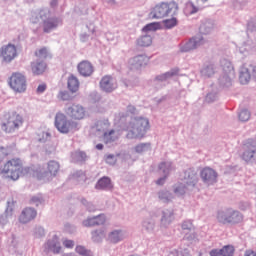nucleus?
<instances>
[{
  "label": "nucleus",
  "mask_w": 256,
  "mask_h": 256,
  "mask_svg": "<svg viewBox=\"0 0 256 256\" xmlns=\"http://www.w3.org/2000/svg\"><path fill=\"white\" fill-rule=\"evenodd\" d=\"M32 171L30 167H23V161L20 158H12L6 161L1 174L12 181H17L21 175H30Z\"/></svg>",
  "instance_id": "f257e3e1"
},
{
  "label": "nucleus",
  "mask_w": 256,
  "mask_h": 256,
  "mask_svg": "<svg viewBox=\"0 0 256 256\" xmlns=\"http://www.w3.org/2000/svg\"><path fill=\"white\" fill-rule=\"evenodd\" d=\"M151 129L149 119L145 117H136L128 125V139H143L147 131Z\"/></svg>",
  "instance_id": "f03ea898"
},
{
  "label": "nucleus",
  "mask_w": 256,
  "mask_h": 256,
  "mask_svg": "<svg viewBox=\"0 0 256 256\" xmlns=\"http://www.w3.org/2000/svg\"><path fill=\"white\" fill-rule=\"evenodd\" d=\"M24 122L23 116L17 111H9L2 117L1 128L5 133H15V131H19L23 127Z\"/></svg>",
  "instance_id": "7ed1b4c3"
},
{
  "label": "nucleus",
  "mask_w": 256,
  "mask_h": 256,
  "mask_svg": "<svg viewBox=\"0 0 256 256\" xmlns=\"http://www.w3.org/2000/svg\"><path fill=\"white\" fill-rule=\"evenodd\" d=\"M177 11H179V4H177V2H160L152 8L149 17L150 19H163V17L175 15Z\"/></svg>",
  "instance_id": "20e7f679"
},
{
  "label": "nucleus",
  "mask_w": 256,
  "mask_h": 256,
  "mask_svg": "<svg viewBox=\"0 0 256 256\" xmlns=\"http://www.w3.org/2000/svg\"><path fill=\"white\" fill-rule=\"evenodd\" d=\"M216 219L220 225H238V223H243V214L239 210L227 208L218 211Z\"/></svg>",
  "instance_id": "39448f33"
},
{
  "label": "nucleus",
  "mask_w": 256,
  "mask_h": 256,
  "mask_svg": "<svg viewBox=\"0 0 256 256\" xmlns=\"http://www.w3.org/2000/svg\"><path fill=\"white\" fill-rule=\"evenodd\" d=\"M55 127L60 133H70V131H79V123L67 119V115L58 112L55 116Z\"/></svg>",
  "instance_id": "423d86ee"
},
{
  "label": "nucleus",
  "mask_w": 256,
  "mask_h": 256,
  "mask_svg": "<svg viewBox=\"0 0 256 256\" xmlns=\"http://www.w3.org/2000/svg\"><path fill=\"white\" fill-rule=\"evenodd\" d=\"M8 85L15 93L27 91V77L20 72H14L9 78Z\"/></svg>",
  "instance_id": "0eeeda50"
},
{
  "label": "nucleus",
  "mask_w": 256,
  "mask_h": 256,
  "mask_svg": "<svg viewBox=\"0 0 256 256\" xmlns=\"http://www.w3.org/2000/svg\"><path fill=\"white\" fill-rule=\"evenodd\" d=\"M59 169H61L59 162L52 160L48 162L46 170L43 171L39 169L36 172H34L33 176L37 177V179L57 177V173H59Z\"/></svg>",
  "instance_id": "6e6552de"
},
{
  "label": "nucleus",
  "mask_w": 256,
  "mask_h": 256,
  "mask_svg": "<svg viewBox=\"0 0 256 256\" xmlns=\"http://www.w3.org/2000/svg\"><path fill=\"white\" fill-rule=\"evenodd\" d=\"M67 117L74 121H83L87 117V110L81 104H72L70 107L65 109Z\"/></svg>",
  "instance_id": "1a4fd4ad"
},
{
  "label": "nucleus",
  "mask_w": 256,
  "mask_h": 256,
  "mask_svg": "<svg viewBox=\"0 0 256 256\" xmlns=\"http://www.w3.org/2000/svg\"><path fill=\"white\" fill-rule=\"evenodd\" d=\"M256 155V140H247L244 144V151L242 153V159L246 163H251L252 159H255Z\"/></svg>",
  "instance_id": "9d476101"
},
{
  "label": "nucleus",
  "mask_w": 256,
  "mask_h": 256,
  "mask_svg": "<svg viewBox=\"0 0 256 256\" xmlns=\"http://www.w3.org/2000/svg\"><path fill=\"white\" fill-rule=\"evenodd\" d=\"M252 77H256V66H243L240 71L239 81L242 85H247Z\"/></svg>",
  "instance_id": "9b49d317"
},
{
  "label": "nucleus",
  "mask_w": 256,
  "mask_h": 256,
  "mask_svg": "<svg viewBox=\"0 0 256 256\" xmlns=\"http://www.w3.org/2000/svg\"><path fill=\"white\" fill-rule=\"evenodd\" d=\"M200 177L206 185H215L217 183V171L212 168L205 167L200 172Z\"/></svg>",
  "instance_id": "f8f14e48"
},
{
  "label": "nucleus",
  "mask_w": 256,
  "mask_h": 256,
  "mask_svg": "<svg viewBox=\"0 0 256 256\" xmlns=\"http://www.w3.org/2000/svg\"><path fill=\"white\" fill-rule=\"evenodd\" d=\"M0 57L6 63H11L15 57H17V47L13 44H8L0 48Z\"/></svg>",
  "instance_id": "ddd939ff"
},
{
  "label": "nucleus",
  "mask_w": 256,
  "mask_h": 256,
  "mask_svg": "<svg viewBox=\"0 0 256 256\" xmlns=\"http://www.w3.org/2000/svg\"><path fill=\"white\" fill-rule=\"evenodd\" d=\"M44 253H46V255H49V253H54V255L61 253V244H59V238L57 236L47 241L44 246Z\"/></svg>",
  "instance_id": "4468645a"
},
{
  "label": "nucleus",
  "mask_w": 256,
  "mask_h": 256,
  "mask_svg": "<svg viewBox=\"0 0 256 256\" xmlns=\"http://www.w3.org/2000/svg\"><path fill=\"white\" fill-rule=\"evenodd\" d=\"M201 45H205V40L201 36H196L190 39L183 47L182 51L184 53H187L189 51H193L194 49H197L198 47H201Z\"/></svg>",
  "instance_id": "2eb2a0df"
},
{
  "label": "nucleus",
  "mask_w": 256,
  "mask_h": 256,
  "mask_svg": "<svg viewBox=\"0 0 256 256\" xmlns=\"http://www.w3.org/2000/svg\"><path fill=\"white\" fill-rule=\"evenodd\" d=\"M105 223H107V216H105V214L87 218L83 221L84 227H95L99 225H105Z\"/></svg>",
  "instance_id": "dca6fc26"
},
{
  "label": "nucleus",
  "mask_w": 256,
  "mask_h": 256,
  "mask_svg": "<svg viewBox=\"0 0 256 256\" xmlns=\"http://www.w3.org/2000/svg\"><path fill=\"white\" fill-rule=\"evenodd\" d=\"M100 87L106 93H111L117 89V82L111 76H104L100 81Z\"/></svg>",
  "instance_id": "f3484780"
},
{
  "label": "nucleus",
  "mask_w": 256,
  "mask_h": 256,
  "mask_svg": "<svg viewBox=\"0 0 256 256\" xmlns=\"http://www.w3.org/2000/svg\"><path fill=\"white\" fill-rule=\"evenodd\" d=\"M77 69L78 73H80L82 77H91V75H93V71H95L93 64L87 60L80 62L77 66Z\"/></svg>",
  "instance_id": "a211bd4d"
},
{
  "label": "nucleus",
  "mask_w": 256,
  "mask_h": 256,
  "mask_svg": "<svg viewBox=\"0 0 256 256\" xmlns=\"http://www.w3.org/2000/svg\"><path fill=\"white\" fill-rule=\"evenodd\" d=\"M159 169H160V171L163 172L164 177L158 179L156 181V185H164L167 177L169 176V173H171V171H173V166H172L171 162H162L159 165Z\"/></svg>",
  "instance_id": "6ab92c4d"
},
{
  "label": "nucleus",
  "mask_w": 256,
  "mask_h": 256,
  "mask_svg": "<svg viewBox=\"0 0 256 256\" xmlns=\"http://www.w3.org/2000/svg\"><path fill=\"white\" fill-rule=\"evenodd\" d=\"M35 217H37V210L28 207L22 211L21 215L19 216V221L21 223H29L30 221H33Z\"/></svg>",
  "instance_id": "aec40b11"
},
{
  "label": "nucleus",
  "mask_w": 256,
  "mask_h": 256,
  "mask_svg": "<svg viewBox=\"0 0 256 256\" xmlns=\"http://www.w3.org/2000/svg\"><path fill=\"white\" fill-rule=\"evenodd\" d=\"M31 71L33 75H43L47 71V63L43 60H36L31 63Z\"/></svg>",
  "instance_id": "412c9836"
},
{
  "label": "nucleus",
  "mask_w": 256,
  "mask_h": 256,
  "mask_svg": "<svg viewBox=\"0 0 256 256\" xmlns=\"http://www.w3.org/2000/svg\"><path fill=\"white\" fill-rule=\"evenodd\" d=\"M60 24L61 21L59 18H47L43 21V31L44 33H50V31H53V29H57Z\"/></svg>",
  "instance_id": "4be33fe9"
},
{
  "label": "nucleus",
  "mask_w": 256,
  "mask_h": 256,
  "mask_svg": "<svg viewBox=\"0 0 256 256\" xmlns=\"http://www.w3.org/2000/svg\"><path fill=\"white\" fill-rule=\"evenodd\" d=\"M148 58L145 55H138L129 60L130 67L134 69H139L140 67H145L147 65Z\"/></svg>",
  "instance_id": "5701e85b"
},
{
  "label": "nucleus",
  "mask_w": 256,
  "mask_h": 256,
  "mask_svg": "<svg viewBox=\"0 0 256 256\" xmlns=\"http://www.w3.org/2000/svg\"><path fill=\"white\" fill-rule=\"evenodd\" d=\"M123 239H125V234L121 230H114L108 235V241H110V243H119V241H123Z\"/></svg>",
  "instance_id": "b1692460"
},
{
  "label": "nucleus",
  "mask_w": 256,
  "mask_h": 256,
  "mask_svg": "<svg viewBox=\"0 0 256 256\" xmlns=\"http://www.w3.org/2000/svg\"><path fill=\"white\" fill-rule=\"evenodd\" d=\"M220 63L225 75H235V68L233 67V64L231 63V61L227 59H223L221 60Z\"/></svg>",
  "instance_id": "393cba45"
},
{
  "label": "nucleus",
  "mask_w": 256,
  "mask_h": 256,
  "mask_svg": "<svg viewBox=\"0 0 256 256\" xmlns=\"http://www.w3.org/2000/svg\"><path fill=\"white\" fill-rule=\"evenodd\" d=\"M68 89L69 91H71V93H77L79 91V79H77V77L71 75L68 78Z\"/></svg>",
  "instance_id": "a878e982"
},
{
  "label": "nucleus",
  "mask_w": 256,
  "mask_h": 256,
  "mask_svg": "<svg viewBox=\"0 0 256 256\" xmlns=\"http://www.w3.org/2000/svg\"><path fill=\"white\" fill-rule=\"evenodd\" d=\"M110 127H111V122H109V119L97 121L96 124L94 125V129L100 132H105Z\"/></svg>",
  "instance_id": "bb28decb"
},
{
  "label": "nucleus",
  "mask_w": 256,
  "mask_h": 256,
  "mask_svg": "<svg viewBox=\"0 0 256 256\" xmlns=\"http://www.w3.org/2000/svg\"><path fill=\"white\" fill-rule=\"evenodd\" d=\"M103 139L106 143H113V141H117V139H119V132L115 130L104 132Z\"/></svg>",
  "instance_id": "cd10ccee"
},
{
  "label": "nucleus",
  "mask_w": 256,
  "mask_h": 256,
  "mask_svg": "<svg viewBox=\"0 0 256 256\" xmlns=\"http://www.w3.org/2000/svg\"><path fill=\"white\" fill-rule=\"evenodd\" d=\"M96 189H113L111 179L109 177L101 178L96 184Z\"/></svg>",
  "instance_id": "c85d7f7f"
},
{
  "label": "nucleus",
  "mask_w": 256,
  "mask_h": 256,
  "mask_svg": "<svg viewBox=\"0 0 256 256\" xmlns=\"http://www.w3.org/2000/svg\"><path fill=\"white\" fill-rule=\"evenodd\" d=\"M151 43H153V38H151L149 35L142 36L137 40L138 47H149Z\"/></svg>",
  "instance_id": "c756f323"
},
{
  "label": "nucleus",
  "mask_w": 256,
  "mask_h": 256,
  "mask_svg": "<svg viewBox=\"0 0 256 256\" xmlns=\"http://www.w3.org/2000/svg\"><path fill=\"white\" fill-rule=\"evenodd\" d=\"M35 57H37L38 60L47 59V57H49V50L46 47L40 48L35 51Z\"/></svg>",
  "instance_id": "7c9ffc66"
},
{
  "label": "nucleus",
  "mask_w": 256,
  "mask_h": 256,
  "mask_svg": "<svg viewBox=\"0 0 256 256\" xmlns=\"http://www.w3.org/2000/svg\"><path fill=\"white\" fill-rule=\"evenodd\" d=\"M197 11H199V8H197L195 4L191 2H188L184 9V13L186 15H193V13H197Z\"/></svg>",
  "instance_id": "2f4dec72"
},
{
  "label": "nucleus",
  "mask_w": 256,
  "mask_h": 256,
  "mask_svg": "<svg viewBox=\"0 0 256 256\" xmlns=\"http://www.w3.org/2000/svg\"><path fill=\"white\" fill-rule=\"evenodd\" d=\"M222 256H233L235 253V248L231 245L224 246L222 249Z\"/></svg>",
  "instance_id": "473e14b6"
},
{
  "label": "nucleus",
  "mask_w": 256,
  "mask_h": 256,
  "mask_svg": "<svg viewBox=\"0 0 256 256\" xmlns=\"http://www.w3.org/2000/svg\"><path fill=\"white\" fill-rule=\"evenodd\" d=\"M75 251L76 253H78V255L93 256V254L91 253V250H87L84 246H76Z\"/></svg>",
  "instance_id": "72a5a7b5"
},
{
  "label": "nucleus",
  "mask_w": 256,
  "mask_h": 256,
  "mask_svg": "<svg viewBox=\"0 0 256 256\" xmlns=\"http://www.w3.org/2000/svg\"><path fill=\"white\" fill-rule=\"evenodd\" d=\"M163 23L166 29H173L177 25V18L166 19Z\"/></svg>",
  "instance_id": "f704fd0d"
},
{
  "label": "nucleus",
  "mask_w": 256,
  "mask_h": 256,
  "mask_svg": "<svg viewBox=\"0 0 256 256\" xmlns=\"http://www.w3.org/2000/svg\"><path fill=\"white\" fill-rule=\"evenodd\" d=\"M249 119H251V112H249L248 110H242L239 113V120L240 121H249Z\"/></svg>",
  "instance_id": "c9c22d12"
},
{
  "label": "nucleus",
  "mask_w": 256,
  "mask_h": 256,
  "mask_svg": "<svg viewBox=\"0 0 256 256\" xmlns=\"http://www.w3.org/2000/svg\"><path fill=\"white\" fill-rule=\"evenodd\" d=\"M159 29V23H150L143 28V31H157Z\"/></svg>",
  "instance_id": "e433bc0d"
},
{
  "label": "nucleus",
  "mask_w": 256,
  "mask_h": 256,
  "mask_svg": "<svg viewBox=\"0 0 256 256\" xmlns=\"http://www.w3.org/2000/svg\"><path fill=\"white\" fill-rule=\"evenodd\" d=\"M38 139L39 141L45 142V141H49V139H51V134L49 132H40L38 134Z\"/></svg>",
  "instance_id": "4c0bfd02"
},
{
  "label": "nucleus",
  "mask_w": 256,
  "mask_h": 256,
  "mask_svg": "<svg viewBox=\"0 0 256 256\" xmlns=\"http://www.w3.org/2000/svg\"><path fill=\"white\" fill-rule=\"evenodd\" d=\"M58 97L62 101H69V99H71V96L69 95V92H67V91L59 92Z\"/></svg>",
  "instance_id": "58836bf2"
},
{
  "label": "nucleus",
  "mask_w": 256,
  "mask_h": 256,
  "mask_svg": "<svg viewBox=\"0 0 256 256\" xmlns=\"http://www.w3.org/2000/svg\"><path fill=\"white\" fill-rule=\"evenodd\" d=\"M185 186H183L182 184H179L175 189H174V193H176L177 195H185Z\"/></svg>",
  "instance_id": "ea45409f"
},
{
  "label": "nucleus",
  "mask_w": 256,
  "mask_h": 256,
  "mask_svg": "<svg viewBox=\"0 0 256 256\" xmlns=\"http://www.w3.org/2000/svg\"><path fill=\"white\" fill-rule=\"evenodd\" d=\"M63 245L66 249H73V247H75V242L73 240H64Z\"/></svg>",
  "instance_id": "a19ab883"
},
{
  "label": "nucleus",
  "mask_w": 256,
  "mask_h": 256,
  "mask_svg": "<svg viewBox=\"0 0 256 256\" xmlns=\"http://www.w3.org/2000/svg\"><path fill=\"white\" fill-rule=\"evenodd\" d=\"M182 229H184V230L188 229L189 231H191V229H193V223L191 221L183 222Z\"/></svg>",
  "instance_id": "79ce46f5"
},
{
  "label": "nucleus",
  "mask_w": 256,
  "mask_h": 256,
  "mask_svg": "<svg viewBox=\"0 0 256 256\" xmlns=\"http://www.w3.org/2000/svg\"><path fill=\"white\" fill-rule=\"evenodd\" d=\"M147 149V144H139L135 147L136 153H143Z\"/></svg>",
  "instance_id": "37998d69"
},
{
  "label": "nucleus",
  "mask_w": 256,
  "mask_h": 256,
  "mask_svg": "<svg viewBox=\"0 0 256 256\" xmlns=\"http://www.w3.org/2000/svg\"><path fill=\"white\" fill-rule=\"evenodd\" d=\"M116 159L114 155H108L106 157V163H108L109 165H114Z\"/></svg>",
  "instance_id": "c03bdc74"
},
{
  "label": "nucleus",
  "mask_w": 256,
  "mask_h": 256,
  "mask_svg": "<svg viewBox=\"0 0 256 256\" xmlns=\"http://www.w3.org/2000/svg\"><path fill=\"white\" fill-rule=\"evenodd\" d=\"M210 256H223L221 249H213L210 251Z\"/></svg>",
  "instance_id": "a18cd8bd"
},
{
  "label": "nucleus",
  "mask_w": 256,
  "mask_h": 256,
  "mask_svg": "<svg viewBox=\"0 0 256 256\" xmlns=\"http://www.w3.org/2000/svg\"><path fill=\"white\" fill-rule=\"evenodd\" d=\"M41 201H43V198H41L40 196H34L31 198V203H35L36 205H39Z\"/></svg>",
  "instance_id": "49530a36"
},
{
  "label": "nucleus",
  "mask_w": 256,
  "mask_h": 256,
  "mask_svg": "<svg viewBox=\"0 0 256 256\" xmlns=\"http://www.w3.org/2000/svg\"><path fill=\"white\" fill-rule=\"evenodd\" d=\"M45 89H47L46 84H40L37 88V93H44Z\"/></svg>",
  "instance_id": "de8ad7c7"
},
{
  "label": "nucleus",
  "mask_w": 256,
  "mask_h": 256,
  "mask_svg": "<svg viewBox=\"0 0 256 256\" xmlns=\"http://www.w3.org/2000/svg\"><path fill=\"white\" fill-rule=\"evenodd\" d=\"M48 16H49L48 11H45V10L40 11V18L41 19L45 20V19H47Z\"/></svg>",
  "instance_id": "09e8293b"
},
{
  "label": "nucleus",
  "mask_w": 256,
  "mask_h": 256,
  "mask_svg": "<svg viewBox=\"0 0 256 256\" xmlns=\"http://www.w3.org/2000/svg\"><path fill=\"white\" fill-rule=\"evenodd\" d=\"M204 73H205V75L209 76V75L215 73V71H213V68L207 67L206 69H204Z\"/></svg>",
  "instance_id": "8fccbe9b"
},
{
  "label": "nucleus",
  "mask_w": 256,
  "mask_h": 256,
  "mask_svg": "<svg viewBox=\"0 0 256 256\" xmlns=\"http://www.w3.org/2000/svg\"><path fill=\"white\" fill-rule=\"evenodd\" d=\"M244 256H256V252L253 250H246Z\"/></svg>",
  "instance_id": "3c124183"
},
{
  "label": "nucleus",
  "mask_w": 256,
  "mask_h": 256,
  "mask_svg": "<svg viewBox=\"0 0 256 256\" xmlns=\"http://www.w3.org/2000/svg\"><path fill=\"white\" fill-rule=\"evenodd\" d=\"M162 77H163V79H167V77H173V73L167 72V73L164 74Z\"/></svg>",
  "instance_id": "603ef678"
},
{
  "label": "nucleus",
  "mask_w": 256,
  "mask_h": 256,
  "mask_svg": "<svg viewBox=\"0 0 256 256\" xmlns=\"http://www.w3.org/2000/svg\"><path fill=\"white\" fill-rule=\"evenodd\" d=\"M96 149H98L99 151H101V149H103V144H97V145H96Z\"/></svg>",
  "instance_id": "864d4df0"
},
{
  "label": "nucleus",
  "mask_w": 256,
  "mask_h": 256,
  "mask_svg": "<svg viewBox=\"0 0 256 256\" xmlns=\"http://www.w3.org/2000/svg\"><path fill=\"white\" fill-rule=\"evenodd\" d=\"M92 235H93L94 238L97 237V235H99V231H94V232L92 233Z\"/></svg>",
  "instance_id": "5fc2aeb1"
},
{
  "label": "nucleus",
  "mask_w": 256,
  "mask_h": 256,
  "mask_svg": "<svg viewBox=\"0 0 256 256\" xmlns=\"http://www.w3.org/2000/svg\"><path fill=\"white\" fill-rule=\"evenodd\" d=\"M200 1H202V3H207L208 0H200Z\"/></svg>",
  "instance_id": "6e6d98bb"
},
{
  "label": "nucleus",
  "mask_w": 256,
  "mask_h": 256,
  "mask_svg": "<svg viewBox=\"0 0 256 256\" xmlns=\"http://www.w3.org/2000/svg\"><path fill=\"white\" fill-rule=\"evenodd\" d=\"M32 23H37L36 21H32Z\"/></svg>",
  "instance_id": "4d7b16f0"
},
{
  "label": "nucleus",
  "mask_w": 256,
  "mask_h": 256,
  "mask_svg": "<svg viewBox=\"0 0 256 256\" xmlns=\"http://www.w3.org/2000/svg\"><path fill=\"white\" fill-rule=\"evenodd\" d=\"M193 235V238H195V234H192Z\"/></svg>",
  "instance_id": "13d9d810"
},
{
  "label": "nucleus",
  "mask_w": 256,
  "mask_h": 256,
  "mask_svg": "<svg viewBox=\"0 0 256 256\" xmlns=\"http://www.w3.org/2000/svg\"><path fill=\"white\" fill-rule=\"evenodd\" d=\"M187 239L189 240V239H191V238L187 237Z\"/></svg>",
  "instance_id": "bf43d9fd"
},
{
  "label": "nucleus",
  "mask_w": 256,
  "mask_h": 256,
  "mask_svg": "<svg viewBox=\"0 0 256 256\" xmlns=\"http://www.w3.org/2000/svg\"><path fill=\"white\" fill-rule=\"evenodd\" d=\"M160 199H161V195H159Z\"/></svg>",
  "instance_id": "052dcab7"
}]
</instances>
